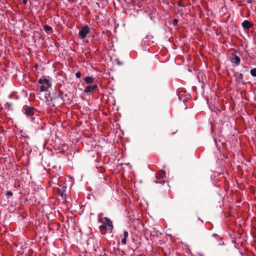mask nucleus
Returning <instances> with one entry per match:
<instances>
[{
	"label": "nucleus",
	"instance_id": "obj_10",
	"mask_svg": "<svg viewBox=\"0 0 256 256\" xmlns=\"http://www.w3.org/2000/svg\"><path fill=\"white\" fill-rule=\"evenodd\" d=\"M212 236L218 241V246H222L224 244V242L222 241V238L216 234H212Z\"/></svg>",
	"mask_w": 256,
	"mask_h": 256
},
{
	"label": "nucleus",
	"instance_id": "obj_14",
	"mask_svg": "<svg viewBox=\"0 0 256 256\" xmlns=\"http://www.w3.org/2000/svg\"><path fill=\"white\" fill-rule=\"evenodd\" d=\"M250 73L253 76H256V68H254L250 70Z\"/></svg>",
	"mask_w": 256,
	"mask_h": 256
},
{
	"label": "nucleus",
	"instance_id": "obj_7",
	"mask_svg": "<svg viewBox=\"0 0 256 256\" xmlns=\"http://www.w3.org/2000/svg\"><path fill=\"white\" fill-rule=\"evenodd\" d=\"M97 88L98 86L96 84L90 85L85 88L84 90V92L85 93H90L94 91Z\"/></svg>",
	"mask_w": 256,
	"mask_h": 256
},
{
	"label": "nucleus",
	"instance_id": "obj_12",
	"mask_svg": "<svg viewBox=\"0 0 256 256\" xmlns=\"http://www.w3.org/2000/svg\"><path fill=\"white\" fill-rule=\"evenodd\" d=\"M236 79L237 80L240 82V81H242V80H243V75L241 73H237L236 74Z\"/></svg>",
	"mask_w": 256,
	"mask_h": 256
},
{
	"label": "nucleus",
	"instance_id": "obj_11",
	"mask_svg": "<svg viewBox=\"0 0 256 256\" xmlns=\"http://www.w3.org/2000/svg\"><path fill=\"white\" fill-rule=\"evenodd\" d=\"M94 78L91 76H86L84 78L85 82L88 84H92L94 82Z\"/></svg>",
	"mask_w": 256,
	"mask_h": 256
},
{
	"label": "nucleus",
	"instance_id": "obj_15",
	"mask_svg": "<svg viewBox=\"0 0 256 256\" xmlns=\"http://www.w3.org/2000/svg\"><path fill=\"white\" fill-rule=\"evenodd\" d=\"M13 195L12 192L11 191H7L6 192V196H12Z\"/></svg>",
	"mask_w": 256,
	"mask_h": 256
},
{
	"label": "nucleus",
	"instance_id": "obj_6",
	"mask_svg": "<svg viewBox=\"0 0 256 256\" xmlns=\"http://www.w3.org/2000/svg\"><path fill=\"white\" fill-rule=\"evenodd\" d=\"M34 108L25 106L24 108V110L25 114L28 116H32L34 114Z\"/></svg>",
	"mask_w": 256,
	"mask_h": 256
},
{
	"label": "nucleus",
	"instance_id": "obj_1",
	"mask_svg": "<svg viewBox=\"0 0 256 256\" xmlns=\"http://www.w3.org/2000/svg\"><path fill=\"white\" fill-rule=\"evenodd\" d=\"M104 221H103L102 219L100 218V214L98 216V221L99 222L102 224L99 226V230L102 234H105L106 230L112 232L114 228L112 222L109 218L104 217Z\"/></svg>",
	"mask_w": 256,
	"mask_h": 256
},
{
	"label": "nucleus",
	"instance_id": "obj_8",
	"mask_svg": "<svg viewBox=\"0 0 256 256\" xmlns=\"http://www.w3.org/2000/svg\"><path fill=\"white\" fill-rule=\"evenodd\" d=\"M242 27L245 30H248L249 28H252L253 26V24L250 23L248 20H244L242 24Z\"/></svg>",
	"mask_w": 256,
	"mask_h": 256
},
{
	"label": "nucleus",
	"instance_id": "obj_16",
	"mask_svg": "<svg viewBox=\"0 0 256 256\" xmlns=\"http://www.w3.org/2000/svg\"><path fill=\"white\" fill-rule=\"evenodd\" d=\"M76 76L77 78H80L81 76V73L80 72H77L76 74Z\"/></svg>",
	"mask_w": 256,
	"mask_h": 256
},
{
	"label": "nucleus",
	"instance_id": "obj_2",
	"mask_svg": "<svg viewBox=\"0 0 256 256\" xmlns=\"http://www.w3.org/2000/svg\"><path fill=\"white\" fill-rule=\"evenodd\" d=\"M38 83L40 86L36 90L37 92H46L51 87L52 84L50 80L45 76H42L38 80Z\"/></svg>",
	"mask_w": 256,
	"mask_h": 256
},
{
	"label": "nucleus",
	"instance_id": "obj_3",
	"mask_svg": "<svg viewBox=\"0 0 256 256\" xmlns=\"http://www.w3.org/2000/svg\"><path fill=\"white\" fill-rule=\"evenodd\" d=\"M156 182L160 184H164L165 182L166 173L164 170H160L158 172L156 176Z\"/></svg>",
	"mask_w": 256,
	"mask_h": 256
},
{
	"label": "nucleus",
	"instance_id": "obj_18",
	"mask_svg": "<svg viewBox=\"0 0 256 256\" xmlns=\"http://www.w3.org/2000/svg\"><path fill=\"white\" fill-rule=\"evenodd\" d=\"M22 3L26 5L27 3V0H22Z\"/></svg>",
	"mask_w": 256,
	"mask_h": 256
},
{
	"label": "nucleus",
	"instance_id": "obj_19",
	"mask_svg": "<svg viewBox=\"0 0 256 256\" xmlns=\"http://www.w3.org/2000/svg\"><path fill=\"white\" fill-rule=\"evenodd\" d=\"M62 92H60V94H59V95H60V97H61V96H62Z\"/></svg>",
	"mask_w": 256,
	"mask_h": 256
},
{
	"label": "nucleus",
	"instance_id": "obj_5",
	"mask_svg": "<svg viewBox=\"0 0 256 256\" xmlns=\"http://www.w3.org/2000/svg\"><path fill=\"white\" fill-rule=\"evenodd\" d=\"M230 60L232 63L235 64L236 66L239 65L240 64V58L236 54H232L230 58Z\"/></svg>",
	"mask_w": 256,
	"mask_h": 256
},
{
	"label": "nucleus",
	"instance_id": "obj_9",
	"mask_svg": "<svg viewBox=\"0 0 256 256\" xmlns=\"http://www.w3.org/2000/svg\"><path fill=\"white\" fill-rule=\"evenodd\" d=\"M128 236V232L127 231H125L124 232L122 236H121L122 238V244H126V238Z\"/></svg>",
	"mask_w": 256,
	"mask_h": 256
},
{
	"label": "nucleus",
	"instance_id": "obj_20",
	"mask_svg": "<svg viewBox=\"0 0 256 256\" xmlns=\"http://www.w3.org/2000/svg\"><path fill=\"white\" fill-rule=\"evenodd\" d=\"M45 98H46L47 100H48V99L47 98L46 96H45Z\"/></svg>",
	"mask_w": 256,
	"mask_h": 256
},
{
	"label": "nucleus",
	"instance_id": "obj_13",
	"mask_svg": "<svg viewBox=\"0 0 256 256\" xmlns=\"http://www.w3.org/2000/svg\"><path fill=\"white\" fill-rule=\"evenodd\" d=\"M44 30L47 32H52V28L50 26H49L48 25L44 26Z\"/></svg>",
	"mask_w": 256,
	"mask_h": 256
},
{
	"label": "nucleus",
	"instance_id": "obj_4",
	"mask_svg": "<svg viewBox=\"0 0 256 256\" xmlns=\"http://www.w3.org/2000/svg\"><path fill=\"white\" fill-rule=\"evenodd\" d=\"M90 32V28L88 26H84L79 31V36L81 38H84Z\"/></svg>",
	"mask_w": 256,
	"mask_h": 256
},
{
	"label": "nucleus",
	"instance_id": "obj_17",
	"mask_svg": "<svg viewBox=\"0 0 256 256\" xmlns=\"http://www.w3.org/2000/svg\"><path fill=\"white\" fill-rule=\"evenodd\" d=\"M178 20L177 19H174L173 21V24L174 25H176V24L178 23Z\"/></svg>",
	"mask_w": 256,
	"mask_h": 256
}]
</instances>
